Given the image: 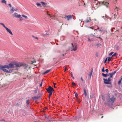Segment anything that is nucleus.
Returning a JSON list of instances; mask_svg holds the SVG:
<instances>
[{"mask_svg": "<svg viewBox=\"0 0 122 122\" xmlns=\"http://www.w3.org/2000/svg\"><path fill=\"white\" fill-rule=\"evenodd\" d=\"M14 63V64L10 63L8 65V66L7 65L1 66L0 65V69L2 70L4 72H6L7 73H11L12 72V70H9V71L5 69L7 68L9 69L10 68H13L15 67Z\"/></svg>", "mask_w": 122, "mask_h": 122, "instance_id": "nucleus-1", "label": "nucleus"}, {"mask_svg": "<svg viewBox=\"0 0 122 122\" xmlns=\"http://www.w3.org/2000/svg\"><path fill=\"white\" fill-rule=\"evenodd\" d=\"M97 28L96 29H95L94 30L95 31V32L93 34H91L89 35V37H90L92 36L95 37H98V36H100L101 34L97 30L98 29H99V27L97 26Z\"/></svg>", "mask_w": 122, "mask_h": 122, "instance_id": "nucleus-2", "label": "nucleus"}, {"mask_svg": "<svg viewBox=\"0 0 122 122\" xmlns=\"http://www.w3.org/2000/svg\"><path fill=\"white\" fill-rule=\"evenodd\" d=\"M72 47L71 49L72 50L71 51H75L77 49V44L76 43H71Z\"/></svg>", "mask_w": 122, "mask_h": 122, "instance_id": "nucleus-3", "label": "nucleus"}, {"mask_svg": "<svg viewBox=\"0 0 122 122\" xmlns=\"http://www.w3.org/2000/svg\"><path fill=\"white\" fill-rule=\"evenodd\" d=\"M103 80H104V82L105 84H111L110 81H111V79L110 78H108V79L104 78Z\"/></svg>", "mask_w": 122, "mask_h": 122, "instance_id": "nucleus-4", "label": "nucleus"}, {"mask_svg": "<svg viewBox=\"0 0 122 122\" xmlns=\"http://www.w3.org/2000/svg\"><path fill=\"white\" fill-rule=\"evenodd\" d=\"M46 89L47 90L48 93L52 92L53 91H54L53 89L51 86H49L47 88H46Z\"/></svg>", "mask_w": 122, "mask_h": 122, "instance_id": "nucleus-5", "label": "nucleus"}, {"mask_svg": "<svg viewBox=\"0 0 122 122\" xmlns=\"http://www.w3.org/2000/svg\"><path fill=\"white\" fill-rule=\"evenodd\" d=\"M73 16L71 15H66L65 17V19H67V20H69L73 18Z\"/></svg>", "mask_w": 122, "mask_h": 122, "instance_id": "nucleus-6", "label": "nucleus"}, {"mask_svg": "<svg viewBox=\"0 0 122 122\" xmlns=\"http://www.w3.org/2000/svg\"><path fill=\"white\" fill-rule=\"evenodd\" d=\"M100 4H103L106 6L107 7H108L109 5V3L108 2L105 1H100L99 2Z\"/></svg>", "mask_w": 122, "mask_h": 122, "instance_id": "nucleus-7", "label": "nucleus"}, {"mask_svg": "<svg viewBox=\"0 0 122 122\" xmlns=\"http://www.w3.org/2000/svg\"><path fill=\"white\" fill-rule=\"evenodd\" d=\"M14 65L16 67H20L21 66H23L22 63H14Z\"/></svg>", "mask_w": 122, "mask_h": 122, "instance_id": "nucleus-8", "label": "nucleus"}, {"mask_svg": "<svg viewBox=\"0 0 122 122\" xmlns=\"http://www.w3.org/2000/svg\"><path fill=\"white\" fill-rule=\"evenodd\" d=\"M115 99V97L113 96H112L110 98V102L112 103H113L114 102Z\"/></svg>", "mask_w": 122, "mask_h": 122, "instance_id": "nucleus-9", "label": "nucleus"}, {"mask_svg": "<svg viewBox=\"0 0 122 122\" xmlns=\"http://www.w3.org/2000/svg\"><path fill=\"white\" fill-rule=\"evenodd\" d=\"M91 20L90 17H87L86 19L84 21V22L85 23H87L90 22Z\"/></svg>", "mask_w": 122, "mask_h": 122, "instance_id": "nucleus-10", "label": "nucleus"}, {"mask_svg": "<svg viewBox=\"0 0 122 122\" xmlns=\"http://www.w3.org/2000/svg\"><path fill=\"white\" fill-rule=\"evenodd\" d=\"M12 16H14V17L19 18L20 17L21 15H18L17 13H15L14 14L12 15Z\"/></svg>", "mask_w": 122, "mask_h": 122, "instance_id": "nucleus-11", "label": "nucleus"}, {"mask_svg": "<svg viewBox=\"0 0 122 122\" xmlns=\"http://www.w3.org/2000/svg\"><path fill=\"white\" fill-rule=\"evenodd\" d=\"M5 29H6L8 33H9L11 35H13V34L10 29H8L7 27H6Z\"/></svg>", "mask_w": 122, "mask_h": 122, "instance_id": "nucleus-12", "label": "nucleus"}, {"mask_svg": "<svg viewBox=\"0 0 122 122\" xmlns=\"http://www.w3.org/2000/svg\"><path fill=\"white\" fill-rule=\"evenodd\" d=\"M117 9V7H116L115 9V10H115V11L116 12L114 14V16L115 17L116 15H117L118 14L117 11H118V9Z\"/></svg>", "mask_w": 122, "mask_h": 122, "instance_id": "nucleus-13", "label": "nucleus"}, {"mask_svg": "<svg viewBox=\"0 0 122 122\" xmlns=\"http://www.w3.org/2000/svg\"><path fill=\"white\" fill-rule=\"evenodd\" d=\"M47 14L49 16H50V17L51 18V19H54V20H55V16L54 15L53 16H50L51 15L50 14H48V12H47Z\"/></svg>", "mask_w": 122, "mask_h": 122, "instance_id": "nucleus-14", "label": "nucleus"}, {"mask_svg": "<svg viewBox=\"0 0 122 122\" xmlns=\"http://www.w3.org/2000/svg\"><path fill=\"white\" fill-rule=\"evenodd\" d=\"M83 90L84 95L85 97H86L87 95V93L86 92V90L85 88H84Z\"/></svg>", "mask_w": 122, "mask_h": 122, "instance_id": "nucleus-15", "label": "nucleus"}, {"mask_svg": "<svg viewBox=\"0 0 122 122\" xmlns=\"http://www.w3.org/2000/svg\"><path fill=\"white\" fill-rule=\"evenodd\" d=\"M102 75L104 77H106L107 76H108L109 75L107 74H105L103 73H102Z\"/></svg>", "mask_w": 122, "mask_h": 122, "instance_id": "nucleus-16", "label": "nucleus"}, {"mask_svg": "<svg viewBox=\"0 0 122 122\" xmlns=\"http://www.w3.org/2000/svg\"><path fill=\"white\" fill-rule=\"evenodd\" d=\"M51 70H49L46 71L45 72L43 73V74H45L51 71Z\"/></svg>", "mask_w": 122, "mask_h": 122, "instance_id": "nucleus-17", "label": "nucleus"}, {"mask_svg": "<svg viewBox=\"0 0 122 122\" xmlns=\"http://www.w3.org/2000/svg\"><path fill=\"white\" fill-rule=\"evenodd\" d=\"M110 75V77L109 78H112V76L113 75L112 74V73H109V75Z\"/></svg>", "mask_w": 122, "mask_h": 122, "instance_id": "nucleus-18", "label": "nucleus"}, {"mask_svg": "<svg viewBox=\"0 0 122 122\" xmlns=\"http://www.w3.org/2000/svg\"><path fill=\"white\" fill-rule=\"evenodd\" d=\"M36 4L38 6H39L40 7H41V5L40 3H36Z\"/></svg>", "mask_w": 122, "mask_h": 122, "instance_id": "nucleus-19", "label": "nucleus"}, {"mask_svg": "<svg viewBox=\"0 0 122 122\" xmlns=\"http://www.w3.org/2000/svg\"><path fill=\"white\" fill-rule=\"evenodd\" d=\"M88 27L91 29H94V30L95 29H94L95 28H97V27L96 26H92L90 27Z\"/></svg>", "mask_w": 122, "mask_h": 122, "instance_id": "nucleus-20", "label": "nucleus"}, {"mask_svg": "<svg viewBox=\"0 0 122 122\" xmlns=\"http://www.w3.org/2000/svg\"><path fill=\"white\" fill-rule=\"evenodd\" d=\"M14 11V8L13 7H12L11 9L10 10V13H12Z\"/></svg>", "mask_w": 122, "mask_h": 122, "instance_id": "nucleus-21", "label": "nucleus"}, {"mask_svg": "<svg viewBox=\"0 0 122 122\" xmlns=\"http://www.w3.org/2000/svg\"><path fill=\"white\" fill-rule=\"evenodd\" d=\"M1 2L2 3H4L5 4H6V2L5 0H2Z\"/></svg>", "mask_w": 122, "mask_h": 122, "instance_id": "nucleus-22", "label": "nucleus"}, {"mask_svg": "<svg viewBox=\"0 0 122 122\" xmlns=\"http://www.w3.org/2000/svg\"><path fill=\"white\" fill-rule=\"evenodd\" d=\"M92 71H92V70L91 72L89 74V76L90 77V78H91V77L92 75Z\"/></svg>", "mask_w": 122, "mask_h": 122, "instance_id": "nucleus-23", "label": "nucleus"}, {"mask_svg": "<svg viewBox=\"0 0 122 122\" xmlns=\"http://www.w3.org/2000/svg\"><path fill=\"white\" fill-rule=\"evenodd\" d=\"M39 97H35L32 98V99L34 100H36L38 99Z\"/></svg>", "mask_w": 122, "mask_h": 122, "instance_id": "nucleus-24", "label": "nucleus"}, {"mask_svg": "<svg viewBox=\"0 0 122 122\" xmlns=\"http://www.w3.org/2000/svg\"><path fill=\"white\" fill-rule=\"evenodd\" d=\"M0 25H2L3 26V27L5 28L6 27L5 25L3 23H0Z\"/></svg>", "mask_w": 122, "mask_h": 122, "instance_id": "nucleus-25", "label": "nucleus"}, {"mask_svg": "<svg viewBox=\"0 0 122 122\" xmlns=\"http://www.w3.org/2000/svg\"><path fill=\"white\" fill-rule=\"evenodd\" d=\"M22 17H24L25 19H27L28 18V17L24 15H22Z\"/></svg>", "mask_w": 122, "mask_h": 122, "instance_id": "nucleus-26", "label": "nucleus"}, {"mask_svg": "<svg viewBox=\"0 0 122 122\" xmlns=\"http://www.w3.org/2000/svg\"><path fill=\"white\" fill-rule=\"evenodd\" d=\"M23 66H25V67L24 68L26 69L27 67V66H28L26 64H23Z\"/></svg>", "mask_w": 122, "mask_h": 122, "instance_id": "nucleus-27", "label": "nucleus"}, {"mask_svg": "<svg viewBox=\"0 0 122 122\" xmlns=\"http://www.w3.org/2000/svg\"><path fill=\"white\" fill-rule=\"evenodd\" d=\"M102 32H103L102 34V35L103 34H104V33L105 32L106 33V34H107V31L105 30H102Z\"/></svg>", "mask_w": 122, "mask_h": 122, "instance_id": "nucleus-28", "label": "nucleus"}, {"mask_svg": "<svg viewBox=\"0 0 122 122\" xmlns=\"http://www.w3.org/2000/svg\"><path fill=\"white\" fill-rule=\"evenodd\" d=\"M32 36L34 38L36 39L37 40H38V38L37 37H36L35 36Z\"/></svg>", "mask_w": 122, "mask_h": 122, "instance_id": "nucleus-29", "label": "nucleus"}, {"mask_svg": "<svg viewBox=\"0 0 122 122\" xmlns=\"http://www.w3.org/2000/svg\"><path fill=\"white\" fill-rule=\"evenodd\" d=\"M112 57L111 58H110V57H109L107 60L108 61V62L110 61L111 60V58H112Z\"/></svg>", "mask_w": 122, "mask_h": 122, "instance_id": "nucleus-30", "label": "nucleus"}, {"mask_svg": "<svg viewBox=\"0 0 122 122\" xmlns=\"http://www.w3.org/2000/svg\"><path fill=\"white\" fill-rule=\"evenodd\" d=\"M94 94H92L90 96V97L92 98H94Z\"/></svg>", "mask_w": 122, "mask_h": 122, "instance_id": "nucleus-31", "label": "nucleus"}, {"mask_svg": "<svg viewBox=\"0 0 122 122\" xmlns=\"http://www.w3.org/2000/svg\"><path fill=\"white\" fill-rule=\"evenodd\" d=\"M29 100H27L26 101V103L28 105H29Z\"/></svg>", "mask_w": 122, "mask_h": 122, "instance_id": "nucleus-32", "label": "nucleus"}, {"mask_svg": "<svg viewBox=\"0 0 122 122\" xmlns=\"http://www.w3.org/2000/svg\"><path fill=\"white\" fill-rule=\"evenodd\" d=\"M117 53H115L112 56V57L115 56H117Z\"/></svg>", "mask_w": 122, "mask_h": 122, "instance_id": "nucleus-33", "label": "nucleus"}, {"mask_svg": "<svg viewBox=\"0 0 122 122\" xmlns=\"http://www.w3.org/2000/svg\"><path fill=\"white\" fill-rule=\"evenodd\" d=\"M70 73H71V77L73 79H74V76H73L72 72H71Z\"/></svg>", "mask_w": 122, "mask_h": 122, "instance_id": "nucleus-34", "label": "nucleus"}, {"mask_svg": "<svg viewBox=\"0 0 122 122\" xmlns=\"http://www.w3.org/2000/svg\"><path fill=\"white\" fill-rule=\"evenodd\" d=\"M116 49L117 50H119V47L118 46H117L116 47Z\"/></svg>", "mask_w": 122, "mask_h": 122, "instance_id": "nucleus-35", "label": "nucleus"}, {"mask_svg": "<svg viewBox=\"0 0 122 122\" xmlns=\"http://www.w3.org/2000/svg\"><path fill=\"white\" fill-rule=\"evenodd\" d=\"M41 4H42V5H46L45 3L44 2H42Z\"/></svg>", "mask_w": 122, "mask_h": 122, "instance_id": "nucleus-36", "label": "nucleus"}, {"mask_svg": "<svg viewBox=\"0 0 122 122\" xmlns=\"http://www.w3.org/2000/svg\"><path fill=\"white\" fill-rule=\"evenodd\" d=\"M102 71L103 72H104L105 70H104V67H103V68H102Z\"/></svg>", "mask_w": 122, "mask_h": 122, "instance_id": "nucleus-37", "label": "nucleus"}, {"mask_svg": "<svg viewBox=\"0 0 122 122\" xmlns=\"http://www.w3.org/2000/svg\"><path fill=\"white\" fill-rule=\"evenodd\" d=\"M78 94L77 93H76L75 94V96L76 97V98H77Z\"/></svg>", "mask_w": 122, "mask_h": 122, "instance_id": "nucleus-38", "label": "nucleus"}, {"mask_svg": "<svg viewBox=\"0 0 122 122\" xmlns=\"http://www.w3.org/2000/svg\"><path fill=\"white\" fill-rule=\"evenodd\" d=\"M114 53V52H111L109 54V56H111V55H112V54H113Z\"/></svg>", "mask_w": 122, "mask_h": 122, "instance_id": "nucleus-39", "label": "nucleus"}, {"mask_svg": "<svg viewBox=\"0 0 122 122\" xmlns=\"http://www.w3.org/2000/svg\"><path fill=\"white\" fill-rule=\"evenodd\" d=\"M72 84L74 86L75 85V83L73 82L72 83Z\"/></svg>", "mask_w": 122, "mask_h": 122, "instance_id": "nucleus-40", "label": "nucleus"}, {"mask_svg": "<svg viewBox=\"0 0 122 122\" xmlns=\"http://www.w3.org/2000/svg\"><path fill=\"white\" fill-rule=\"evenodd\" d=\"M116 73V71H115L113 72L112 73V74L114 75Z\"/></svg>", "mask_w": 122, "mask_h": 122, "instance_id": "nucleus-41", "label": "nucleus"}, {"mask_svg": "<svg viewBox=\"0 0 122 122\" xmlns=\"http://www.w3.org/2000/svg\"><path fill=\"white\" fill-rule=\"evenodd\" d=\"M76 101H78V102H79V99H78V97H77V98H76Z\"/></svg>", "mask_w": 122, "mask_h": 122, "instance_id": "nucleus-42", "label": "nucleus"}, {"mask_svg": "<svg viewBox=\"0 0 122 122\" xmlns=\"http://www.w3.org/2000/svg\"><path fill=\"white\" fill-rule=\"evenodd\" d=\"M98 30H98L99 31H100L101 32H102V30H102L101 29H100L99 28V29H98Z\"/></svg>", "mask_w": 122, "mask_h": 122, "instance_id": "nucleus-43", "label": "nucleus"}, {"mask_svg": "<svg viewBox=\"0 0 122 122\" xmlns=\"http://www.w3.org/2000/svg\"><path fill=\"white\" fill-rule=\"evenodd\" d=\"M105 71L106 72H107V73H108V69H107L105 70Z\"/></svg>", "mask_w": 122, "mask_h": 122, "instance_id": "nucleus-44", "label": "nucleus"}, {"mask_svg": "<svg viewBox=\"0 0 122 122\" xmlns=\"http://www.w3.org/2000/svg\"><path fill=\"white\" fill-rule=\"evenodd\" d=\"M49 96H51L52 94V92H49Z\"/></svg>", "mask_w": 122, "mask_h": 122, "instance_id": "nucleus-45", "label": "nucleus"}, {"mask_svg": "<svg viewBox=\"0 0 122 122\" xmlns=\"http://www.w3.org/2000/svg\"><path fill=\"white\" fill-rule=\"evenodd\" d=\"M107 58L106 59H105V60L104 61V63H105L106 62V61H107Z\"/></svg>", "mask_w": 122, "mask_h": 122, "instance_id": "nucleus-46", "label": "nucleus"}, {"mask_svg": "<svg viewBox=\"0 0 122 122\" xmlns=\"http://www.w3.org/2000/svg\"><path fill=\"white\" fill-rule=\"evenodd\" d=\"M19 18H20V21H21L22 20V17H20Z\"/></svg>", "mask_w": 122, "mask_h": 122, "instance_id": "nucleus-47", "label": "nucleus"}, {"mask_svg": "<svg viewBox=\"0 0 122 122\" xmlns=\"http://www.w3.org/2000/svg\"><path fill=\"white\" fill-rule=\"evenodd\" d=\"M67 70V67H65V71H64V72L65 71Z\"/></svg>", "mask_w": 122, "mask_h": 122, "instance_id": "nucleus-48", "label": "nucleus"}, {"mask_svg": "<svg viewBox=\"0 0 122 122\" xmlns=\"http://www.w3.org/2000/svg\"><path fill=\"white\" fill-rule=\"evenodd\" d=\"M81 79L82 82H83L84 81L83 80L82 77H81Z\"/></svg>", "mask_w": 122, "mask_h": 122, "instance_id": "nucleus-49", "label": "nucleus"}, {"mask_svg": "<svg viewBox=\"0 0 122 122\" xmlns=\"http://www.w3.org/2000/svg\"><path fill=\"white\" fill-rule=\"evenodd\" d=\"M37 92V90H35L34 91V92L35 93H36Z\"/></svg>", "mask_w": 122, "mask_h": 122, "instance_id": "nucleus-50", "label": "nucleus"}, {"mask_svg": "<svg viewBox=\"0 0 122 122\" xmlns=\"http://www.w3.org/2000/svg\"><path fill=\"white\" fill-rule=\"evenodd\" d=\"M42 82H41V84H40V87H41V86H42Z\"/></svg>", "mask_w": 122, "mask_h": 122, "instance_id": "nucleus-51", "label": "nucleus"}, {"mask_svg": "<svg viewBox=\"0 0 122 122\" xmlns=\"http://www.w3.org/2000/svg\"><path fill=\"white\" fill-rule=\"evenodd\" d=\"M17 10H18V9L16 8H15V9H14V10L15 11H16Z\"/></svg>", "mask_w": 122, "mask_h": 122, "instance_id": "nucleus-52", "label": "nucleus"}, {"mask_svg": "<svg viewBox=\"0 0 122 122\" xmlns=\"http://www.w3.org/2000/svg\"><path fill=\"white\" fill-rule=\"evenodd\" d=\"M0 121H4L5 122V120H4L3 119H1L0 120Z\"/></svg>", "mask_w": 122, "mask_h": 122, "instance_id": "nucleus-53", "label": "nucleus"}, {"mask_svg": "<svg viewBox=\"0 0 122 122\" xmlns=\"http://www.w3.org/2000/svg\"><path fill=\"white\" fill-rule=\"evenodd\" d=\"M53 84L54 85V87L55 88H56V87H55V85H56V83H53Z\"/></svg>", "mask_w": 122, "mask_h": 122, "instance_id": "nucleus-54", "label": "nucleus"}, {"mask_svg": "<svg viewBox=\"0 0 122 122\" xmlns=\"http://www.w3.org/2000/svg\"><path fill=\"white\" fill-rule=\"evenodd\" d=\"M8 5L10 7H11V5L10 4H8Z\"/></svg>", "mask_w": 122, "mask_h": 122, "instance_id": "nucleus-55", "label": "nucleus"}, {"mask_svg": "<svg viewBox=\"0 0 122 122\" xmlns=\"http://www.w3.org/2000/svg\"><path fill=\"white\" fill-rule=\"evenodd\" d=\"M32 63H34L36 61H32Z\"/></svg>", "mask_w": 122, "mask_h": 122, "instance_id": "nucleus-56", "label": "nucleus"}, {"mask_svg": "<svg viewBox=\"0 0 122 122\" xmlns=\"http://www.w3.org/2000/svg\"><path fill=\"white\" fill-rule=\"evenodd\" d=\"M83 20V19H80V21H81V22L82 21V20Z\"/></svg>", "mask_w": 122, "mask_h": 122, "instance_id": "nucleus-57", "label": "nucleus"}, {"mask_svg": "<svg viewBox=\"0 0 122 122\" xmlns=\"http://www.w3.org/2000/svg\"><path fill=\"white\" fill-rule=\"evenodd\" d=\"M97 38H99L100 39H101V38L100 37H98H98H97Z\"/></svg>", "mask_w": 122, "mask_h": 122, "instance_id": "nucleus-58", "label": "nucleus"}, {"mask_svg": "<svg viewBox=\"0 0 122 122\" xmlns=\"http://www.w3.org/2000/svg\"><path fill=\"white\" fill-rule=\"evenodd\" d=\"M88 40H89L90 41H91V40H90V39L89 38H88Z\"/></svg>", "mask_w": 122, "mask_h": 122, "instance_id": "nucleus-59", "label": "nucleus"}, {"mask_svg": "<svg viewBox=\"0 0 122 122\" xmlns=\"http://www.w3.org/2000/svg\"><path fill=\"white\" fill-rule=\"evenodd\" d=\"M23 112L25 113V110H24L23 111Z\"/></svg>", "mask_w": 122, "mask_h": 122, "instance_id": "nucleus-60", "label": "nucleus"}, {"mask_svg": "<svg viewBox=\"0 0 122 122\" xmlns=\"http://www.w3.org/2000/svg\"><path fill=\"white\" fill-rule=\"evenodd\" d=\"M103 117V116H102L101 117V118H102Z\"/></svg>", "mask_w": 122, "mask_h": 122, "instance_id": "nucleus-61", "label": "nucleus"}, {"mask_svg": "<svg viewBox=\"0 0 122 122\" xmlns=\"http://www.w3.org/2000/svg\"><path fill=\"white\" fill-rule=\"evenodd\" d=\"M51 96H49V98H50V97H51Z\"/></svg>", "mask_w": 122, "mask_h": 122, "instance_id": "nucleus-62", "label": "nucleus"}, {"mask_svg": "<svg viewBox=\"0 0 122 122\" xmlns=\"http://www.w3.org/2000/svg\"><path fill=\"white\" fill-rule=\"evenodd\" d=\"M62 55H63V56H64L65 55H64V54H62Z\"/></svg>", "mask_w": 122, "mask_h": 122, "instance_id": "nucleus-63", "label": "nucleus"}, {"mask_svg": "<svg viewBox=\"0 0 122 122\" xmlns=\"http://www.w3.org/2000/svg\"><path fill=\"white\" fill-rule=\"evenodd\" d=\"M115 0L116 1H117V0Z\"/></svg>", "mask_w": 122, "mask_h": 122, "instance_id": "nucleus-64", "label": "nucleus"}]
</instances>
